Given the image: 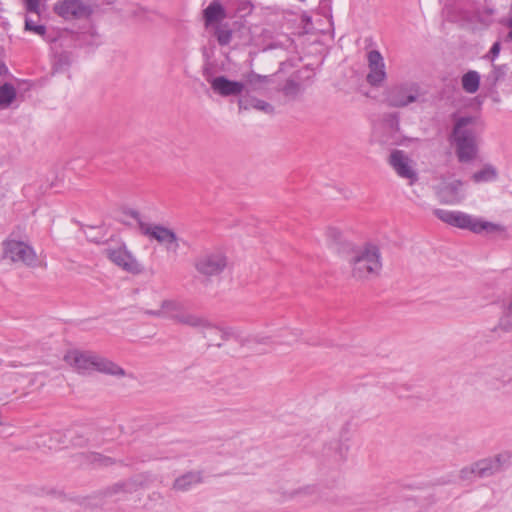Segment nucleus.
Returning a JSON list of instances; mask_svg holds the SVG:
<instances>
[{"label":"nucleus","instance_id":"1","mask_svg":"<svg viewBox=\"0 0 512 512\" xmlns=\"http://www.w3.org/2000/svg\"><path fill=\"white\" fill-rule=\"evenodd\" d=\"M454 121L450 140L455 145V154L460 163H471L479 153V142L485 129L484 121L478 115H452Z\"/></svg>","mask_w":512,"mask_h":512},{"label":"nucleus","instance_id":"2","mask_svg":"<svg viewBox=\"0 0 512 512\" xmlns=\"http://www.w3.org/2000/svg\"><path fill=\"white\" fill-rule=\"evenodd\" d=\"M64 361L80 374H90L94 371L121 377L124 370L111 360L92 351L72 349L65 353Z\"/></svg>","mask_w":512,"mask_h":512},{"label":"nucleus","instance_id":"3","mask_svg":"<svg viewBox=\"0 0 512 512\" xmlns=\"http://www.w3.org/2000/svg\"><path fill=\"white\" fill-rule=\"evenodd\" d=\"M442 96L429 94L418 82L406 81L392 86L386 93L388 106L404 108L412 103L438 106Z\"/></svg>","mask_w":512,"mask_h":512},{"label":"nucleus","instance_id":"4","mask_svg":"<svg viewBox=\"0 0 512 512\" xmlns=\"http://www.w3.org/2000/svg\"><path fill=\"white\" fill-rule=\"evenodd\" d=\"M352 277L357 280L372 279L379 275L382 269L381 253L374 244H365L353 249L348 259Z\"/></svg>","mask_w":512,"mask_h":512},{"label":"nucleus","instance_id":"5","mask_svg":"<svg viewBox=\"0 0 512 512\" xmlns=\"http://www.w3.org/2000/svg\"><path fill=\"white\" fill-rule=\"evenodd\" d=\"M147 314L169 318L178 324L202 331L215 328V325L208 318L187 311L184 303L178 300H164L158 310H148Z\"/></svg>","mask_w":512,"mask_h":512},{"label":"nucleus","instance_id":"6","mask_svg":"<svg viewBox=\"0 0 512 512\" xmlns=\"http://www.w3.org/2000/svg\"><path fill=\"white\" fill-rule=\"evenodd\" d=\"M129 214L137 221L144 235L150 236L159 243L165 245L168 254L177 256L179 249V239L177 235L169 228L162 225L148 226L141 221L140 214L136 210L129 211Z\"/></svg>","mask_w":512,"mask_h":512},{"label":"nucleus","instance_id":"7","mask_svg":"<svg viewBox=\"0 0 512 512\" xmlns=\"http://www.w3.org/2000/svg\"><path fill=\"white\" fill-rule=\"evenodd\" d=\"M450 226L468 230L475 234H481L482 232L489 234L504 230L499 224L485 221L461 211H450Z\"/></svg>","mask_w":512,"mask_h":512},{"label":"nucleus","instance_id":"8","mask_svg":"<svg viewBox=\"0 0 512 512\" xmlns=\"http://www.w3.org/2000/svg\"><path fill=\"white\" fill-rule=\"evenodd\" d=\"M54 12L65 20H74L89 17L92 8L86 0H58Z\"/></svg>","mask_w":512,"mask_h":512},{"label":"nucleus","instance_id":"9","mask_svg":"<svg viewBox=\"0 0 512 512\" xmlns=\"http://www.w3.org/2000/svg\"><path fill=\"white\" fill-rule=\"evenodd\" d=\"M4 253L13 262H22L27 266H35L37 264V256L34 249L22 241H5Z\"/></svg>","mask_w":512,"mask_h":512},{"label":"nucleus","instance_id":"10","mask_svg":"<svg viewBox=\"0 0 512 512\" xmlns=\"http://www.w3.org/2000/svg\"><path fill=\"white\" fill-rule=\"evenodd\" d=\"M389 165L396 174L413 184L418 180V174L412 166V160L403 150H393L388 159Z\"/></svg>","mask_w":512,"mask_h":512},{"label":"nucleus","instance_id":"11","mask_svg":"<svg viewBox=\"0 0 512 512\" xmlns=\"http://www.w3.org/2000/svg\"><path fill=\"white\" fill-rule=\"evenodd\" d=\"M369 73L366 81L373 87H379L386 79L385 63L378 50H371L367 53Z\"/></svg>","mask_w":512,"mask_h":512},{"label":"nucleus","instance_id":"12","mask_svg":"<svg viewBox=\"0 0 512 512\" xmlns=\"http://www.w3.org/2000/svg\"><path fill=\"white\" fill-rule=\"evenodd\" d=\"M227 266V257L221 252L206 254L196 263V269L201 274L213 276L220 274Z\"/></svg>","mask_w":512,"mask_h":512},{"label":"nucleus","instance_id":"13","mask_svg":"<svg viewBox=\"0 0 512 512\" xmlns=\"http://www.w3.org/2000/svg\"><path fill=\"white\" fill-rule=\"evenodd\" d=\"M509 459L510 455L499 454L495 457L484 458L474 462L477 478H487L500 472Z\"/></svg>","mask_w":512,"mask_h":512},{"label":"nucleus","instance_id":"14","mask_svg":"<svg viewBox=\"0 0 512 512\" xmlns=\"http://www.w3.org/2000/svg\"><path fill=\"white\" fill-rule=\"evenodd\" d=\"M106 255L113 263L128 272L139 273L142 270L141 265L125 247L107 249Z\"/></svg>","mask_w":512,"mask_h":512},{"label":"nucleus","instance_id":"15","mask_svg":"<svg viewBox=\"0 0 512 512\" xmlns=\"http://www.w3.org/2000/svg\"><path fill=\"white\" fill-rule=\"evenodd\" d=\"M212 90L222 96H239L245 88V84L241 81L230 80L226 76H217L210 81Z\"/></svg>","mask_w":512,"mask_h":512},{"label":"nucleus","instance_id":"16","mask_svg":"<svg viewBox=\"0 0 512 512\" xmlns=\"http://www.w3.org/2000/svg\"><path fill=\"white\" fill-rule=\"evenodd\" d=\"M482 374L486 384L493 390H499L512 383V375L502 372L495 366L486 368Z\"/></svg>","mask_w":512,"mask_h":512},{"label":"nucleus","instance_id":"17","mask_svg":"<svg viewBox=\"0 0 512 512\" xmlns=\"http://www.w3.org/2000/svg\"><path fill=\"white\" fill-rule=\"evenodd\" d=\"M202 481L203 475L201 471H188L174 480L172 489L177 492H187L202 483Z\"/></svg>","mask_w":512,"mask_h":512},{"label":"nucleus","instance_id":"18","mask_svg":"<svg viewBox=\"0 0 512 512\" xmlns=\"http://www.w3.org/2000/svg\"><path fill=\"white\" fill-rule=\"evenodd\" d=\"M238 107L239 110H249L251 108L262 111L266 114H273L274 113V107L261 99H258L256 97H249V96H243L238 99Z\"/></svg>","mask_w":512,"mask_h":512},{"label":"nucleus","instance_id":"19","mask_svg":"<svg viewBox=\"0 0 512 512\" xmlns=\"http://www.w3.org/2000/svg\"><path fill=\"white\" fill-rule=\"evenodd\" d=\"M205 25L209 26L212 23L219 22L226 17V12L223 6L217 2H211L203 11Z\"/></svg>","mask_w":512,"mask_h":512},{"label":"nucleus","instance_id":"20","mask_svg":"<svg viewBox=\"0 0 512 512\" xmlns=\"http://www.w3.org/2000/svg\"><path fill=\"white\" fill-rule=\"evenodd\" d=\"M461 84L465 92L476 93L480 86V74L474 70L468 71L462 76Z\"/></svg>","mask_w":512,"mask_h":512},{"label":"nucleus","instance_id":"21","mask_svg":"<svg viewBox=\"0 0 512 512\" xmlns=\"http://www.w3.org/2000/svg\"><path fill=\"white\" fill-rule=\"evenodd\" d=\"M17 91L11 83L0 86V108H8L16 99Z\"/></svg>","mask_w":512,"mask_h":512},{"label":"nucleus","instance_id":"22","mask_svg":"<svg viewBox=\"0 0 512 512\" xmlns=\"http://www.w3.org/2000/svg\"><path fill=\"white\" fill-rule=\"evenodd\" d=\"M498 173L494 166L486 164L481 170L473 173L472 180L475 183L492 182L497 179Z\"/></svg>","mask_w":512,"mask_h":512},{"label":"nucleus","instance_id":"23","mask_svg":"<svg viewBox=\"0 0 512 512\" xmlns=\"http://www.w3.org/2000/svg\"><path fill=\"white\" fill-rule=\"evenodd\" d=\"M508 70H509L508 64H501V65L492 64V70L487 77V81L490 82L491 86H496L497 83H499L505 79V77L508 73Z\"/></svg>","mask_w":512,"mask_h":512},{"label":"nucleus","instance_id":"24","mask_svg":"<svg viewBox=\"0 0 512 512\" xmlns=\"http://www.w3.org/2000/svg\"><path fill=\"white\" fill-rule=\"evenodd\" d=\"M214 36L216 37L219 45L225 46L231 42L233 32L227 23L219 24L215 27Z\"/></svg>","mask_w":512,"mask_h":512},{"label":"nucleus","instance_id":"25","mask_svg":"<svg viewBox=\"0 0 512 512\" xmlns=\"http://www.w3.org/2000/svg\"><path fill=\"white\" fill-rule=\"evenodd\" d=\"M498 329L504 332H512V298L503 315L499 319Z\"/></svg>","mask_w":512,"mask_h":512},{"label":"nucleus","instance_id":"26","mask_svg":"<svg viewBox=\"0 0 512 512\" xmlns=\"http://www.w3.org/2000/svg\"><path fill=\"white\" fill-rule=\"evenodd\" d=\"M282 92L286 97L295 99L301 92V85L293 79H288L282 88Z\"/></svg>","mask_w":512,"mask_h":512},{"label":"nucleus","instance_id":"27","mask_svg":"<svg viewBox=\"0 0 512 512\" xmlns=\"http://www.w3.org/2000/svg\"><path fill=\"white\" fill-rule=\"evenodd\" d=\"M459 480L462 482V483H472L474 482L477 478L476 476V470L474 469V463H472L471 465L469 466H466L464 468H462L459 472Z\"/></svg>","mask_w":512,"mask_h":512},{"label":"nucleus","instance_id":"28","mask_svg":"<svg viewBox=\"0 0 512 512\" xmlns=\"http://www.w3.org/2000/svg\"><path fill=\"white\" fill-rule=\"evenodd\" d=\"M70 66V58L66 54H60L56 57L54 63H53V72H63Z\"/></svg>","mask_w":512,"mask_h":512},{"label":"nucleus","instance_id":"29","mask_svg":"<svg viewBox=\"0 0 512 512\" xmlns=\"http://www.w3.org/2000/svg\"><path fill=\"white\" fill-rule=\"evenodd\" d=\"M25 29L35 34L43 36L46 33V27L44 25L35 24L31 19H25Z\"/></svg>","mask_w":512,"mask_h":512},{"label":"nucleus","instance_id":"30","mask_svg":"<svg viewBox=\"0 0 512 512\" xmlns=\"http://www.w3.org/2000/svg\"><path fill=\"white\" fill-rule=\"evenodd\" d=\"M385 123L389 126L392 130H399V115L396 112L388 113L384 116Z\"/></svg>","mask_w":512,"mask_h":512},{"label":"nucleus","instance_id":"31","mask_svg":"<svg viewBox=\"0 0 512 512\" xmlns=\"http://www.w3.org/2000/svg\"><path fill=\"white\" fill-rule=\"evenodd\" d=\"M403 509L406 512H424L422 505L414 499L406 500L403 503Z\"/></svg>","mask_w":512,"mask_h":512},{"label":"nucleus","instance_id":"32","mask_svg":"<svg viewBox=\"0 0 512 512\" xmlns=\"http://www.w3.org/2000/svg\"><path fill=\"white\" fill-rule=\"evenodd\" d=\"M501 51V42L496 41L492 44L489 52L484 56L485 59L490 60L491 62H494L496 58L499 56Z\"/></svg>","mask_w":512,"mask_h":512},{"label":"nucleus","instance_id":"33","mask_svg":"<svg viewBox=\"0 0 512 512\" xmlns=\"http://www.w3.org/2000/svg\"><path fill=\"white\" fill-rule=\"evenodd\" d=\"M269 81V76L259 75L257 73L251 72L247 76V82L250 85H257L262 83H267Z\"/></svg>","mask_w":512,"mask_h":512},{"label":"nucleus","instance_id":"34","mask_svg":"<svg viewBox=\"0 0 512 512\" xmlns=\"http://www.w3.org/2000/svg\"><path fill=\"white\" fill-rule=\"evenodd\" d=\"M25 3V9L29 13L40 14V2L41 0H23Z\"/></svg>","mask_w":512,"mask_h":512},{"label":"nucleus","instance_id":"35","mask_svg":"<svg viewBox=\"0 0 512 512\" xmlns=\"http://www.w3.org/2000/svg\"><path fill=\"white\" fill-rule=\"evenodd\" d=\"M436 197L440 203L445 204L448 202V189L447 187L437 188Z\"/></svg>","mask_w":512,"mask_h":512},{"label":"nucleus","instance_id":"36","mask_svg":"<svg viewBox=\"0 0 512 512\" xmlns=\"http://www.w3.org/2000/svg\"><path fill=\"white\" fill-rule=\"evenodd\" d=\"M327 236L333 242L337 243L341 239V232L338 229H336V228H329L327 230Z\"/></svg>","mask_w":512,"mask_h":512},{"label":"nucleus","instance_id":"37","mask_svg":"<svg viewBox=\"0 0 512 512\" xmlns=\"http://www.w3.org/2000/svg\"><path fill=\"white\" fill-rule=\"evenodd\" d=\"M434 215L439 218L441 221L448 223V211L444 209H434Z\"/></svg>","mask_w":512,"mask_h":512},{"label":"nucleus","instance_id":"38","mask_svg":"<svg viewBox=\"0 0 512 512\" xmlns=\"http://www.w3.org/2000/svg\"><path fill=\"white\" fill-rule=\"evenodd\" d=\"M462 183L461 181H453V182H450V197L452 196L453 193H457L458 191V186H461ZM452 202V200L450 199V203Z\"/></svg>","mask_w":512,"mask_h":512},{"label":"nucleus","instance_id":"39","mask_svg":"<svg viewBox=\"0 0 512 512\" xmlns=\"http://www.w3.org/2000/svg\"><path fill=\"white\" fill-rule=\"evenodd\" d=\"M129 211H130V210L123 211V218H119V221H120V222H122V223H124V224H127V225H128V224H130V223L128 222V219H125V218H126V217H128V216H129V217H131V218H133V217L129 214Z\"/></svg>","mask_w":512,"mask_h":512},{"label":"nucleus","instance_id":"40","mask_svg":"<svg viewBox=\"0 0 512 512\" xmlns=\"http://www.w3.org/2000/svg\"><path fill=\"white\" fill-rule=\"evenodd\" d=\"M8 74V68L5 63L0 62V76H5Z\"/></svg>","mask_w":512,"mask_h":512},{"label":"nucleus","instance_id":"41","mask_svg":"<svg viewBox=\"0 0 512 512\" xmlns=\"http://www.w3.org/2000/svg\"><path fill=\"white\" fill-rule=\"evenodd\" d=\"M442 3V13L444 14L445 10L448 8V0H440Z\"/></svg>","mask_w":512,"mask_h":512},{"label":"nucleus","instance_id":"42","mask_svg":"<svg viewBox=\"0 0 512 512\" xmlns=\"http://www.w3.org/2000/svg\"><path fill=\"white\" fill-rule=\"evenodd\" d=\"M505 42H512V30L510 29L505 37Z\"/></svg>","mask_w":512,"mask_h":512},{"label":"nucleus","instance_id":"43","mask_svg":"<svg viewBox=\"0 0 512 512\" xmlns=\"http://www.w3.org/2000/svg\"><path fill=\"white\" fill-rule=\"evenodd\" d=\"M505 25L512 30V17H510L506 22Z\"/></svg>","mask_w":512,"mask_h":512}]
</instances>
